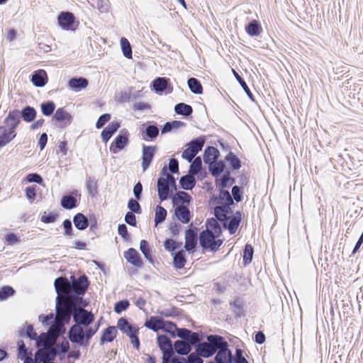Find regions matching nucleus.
<instances>
[{"label": "nucleus", "instance_id": "f257e3e1", "mask_svg": "<svg viewBox=\"0 0 363 363\" xmlns=\"http://www.w3.org/2000/svg\"><path fill=\"white\" fill-rule=\"evenodd\" d=\"M77 302L75 296L56 297V319L61 327L70 322L72 316L77 309Z\"/></svg>", "mask_w": 363, "mask_h": 363}, {"label": "nucleus", "instance_id": "f03ea898", "mask_svg": "<svg viewBox=\"0 0 363 363\" xmlns=\"http://www.w3.org/2000/svg\"><path fill=\"white\" fill-rule=\"evenodd\" d=\"M84 326L74 324L69 330L68 337L72 343L79 344L82 346H87L89 340L96 333L97 328H87Z\"/></svg>", "mask_w": 363, "mask_h": 363}, {"label": "nucleus", "instance_id": "7ed1b4c3", "mask_svg": "<svg viewBox=\"0 0 363 363\" xmlns=\"http://www.w3.org/2000/svg\"><path fill=\"white\" fill-rule=\"evenodd\" d=\"M208 342H203L198 345L196 352L201 357L208 358L213 356L219 348V342H222V337L211 335L207 337Z\"/></svg>", "mask_w": 363, "mask_h": 363}, {"label": "nucleus", "instance_id": "20e7f679", "mask_svg": "<svg viewBox=\"0 0 363 363\" xmlns=\"http://www.w3.org/2000/svg\"><path fill=\"white\" fill-rule=\"evenodd\" d=\"M219 236L208 230H203L199 234V244L203 250L215 252L223 244V240L218 239Z\"/></svg>", "mask_w": 363, "mask_h": 363}, {"label": "nucleus", "instance_id": "39448f33", "mask_svg": "<svg viewBox=\"0 0 363 363\" xmlns=\"http://www.w3.org/2000/svg\"><path fill=\"white\" fill-rule=\"evenodd\" d=\"M219 348L215 357L217 363H233V357L230 350L228 349V342L222 337V342H219Z\"/></svg>", "mask_w": 363, "mask_h": 363}, {"label": "nucleus", "instance_id": "423d86ee", "mask_svg": "<svg viewBox=\"0 0 363 363\" xmlns=\"http://www.w3.org/2000/svg\"><path fill=\"white\" fill-rule=\"evenodd\" d=\"M94 320V314L89 312L84 308L77 307L76 312L74 314V321L75 324L84 327H89Z\"/></svg>", "mask_w": 363, "mask_h": 363}, {"label": "nucleus", "instance_id": "0eeeda50", "mask_svg": "<svg viewBox=\"0 0 363 363\" xmlns=\"http://www.w3.org/2000/svg\"><path fill=\"white\" fill-rule=\"evenodd\" d=\"M89 282L86 275L80 276L77 279H73L70 283V294H75L77 296H82L85 294Z\"/></svg>", "mask_w": 363, "mask_h": 363}, {"label": "nucleus", "instance_id": "6e6552de", "mask_svg": "<svg viewBox=\"0 0 363 363\" xmlns=\"http://www.w3.org/2000/svg\"><path fill=\"white\" fill-rule=\"evenodd\" d=\"M21 123L20 111L14 109L10 111L4 119V123L6 125V129L16 136V129Z\"/></svg>", "mask_w": 363, "mask_h": 363}, {"label": "nucleus", "instance_id": "1a4fd4ad", "mask_svg": "<svg viewBox=\"0 0 363 363\" xmlns=\"http://www.w3.org/2000/svg\"><path fill=\"white\" fill-rule=\"evenodd\" d=\"M52 121L58 123L57 127L65 128L71 124L72 116L64 108H58L52 117Z\"/></svg>", "mask_w": 363, "mask_h": 363}, {"label": "nucleus", "instance_id": "9d476101", "mask_svg": "<svg viewBox=\"0 0 363 363\" xmlns=\"http://www.w3.org/2000/svg\"><path fill=\"white\" fill-rule=\"evenodd\" d=\"M157 146H147L143 145L142 151V169L145 172L150 167L154 155L156 152Z\"/></svg>", "mask_w": 363, "mask_h": 363}, {"label": "nucleus", "instance_id": "9b49d317", "mask_svg": "<svg viewBox=\"0 0 363 363\" xmlns=\"http://www.w3.org/2000/svg\"><path fill=\"white\" fill-rule=\"evenodd\" d=\"M58 351L55 347L45 346L44 350H38L35 353V359H40L43 363L54 361Z\"/></svg>", "mask_w": 363, "mask_h": 363}, {"label": "nucleus", "instance_id": "f8f14e48", "mask_svg": "<svg viewBox=\"0 0 363 363\" xmlns=\"http://www.w3.org/2000/svg\"><path fill=\"white\" fill-rule=\"evenodd\" d=\"M54 286L57 295L62 297L74 296L70 294V282L64 277H58L55 280Z\"/></svg>", "mask_w": 363, "mask_h": 363}, {"label": "nucleus", "instance_id": "ddd939ff", "mask_svg": "<svg viewBox=\"0 0 363 363\" xmlns=\"http://www.w3.org/2000/svg\"><path fill=\"white\" fill-rule=\"evenodd\" d=\"M158 196L161 201L167 200L170 194V189L168 185L167 176L160 177L157 179Z\"/></svg>", "mask_w": 363, "mask_h": 363}, {"label": "nucleus", "instance_id": "4468645a", "mask_svg": "<svg viewBox=\"0 0 363 363\" xmlns=\"http://www.w3.org/2000/svg\"><path fill=\"white\" fill-rule=\"evenodd\" d=\"M57 21L60 26L65 30L71 29L74 23V16L72 13L69 11L61 12L58 17Z\"/></svg>", "mask_w": 363, "mask_h": 363}, {"label": "nucleus", "instance_id": "2eb2a0df", "mask_svg": "<svg viewBox=\"0 0 363 363\" xmlns=\"http://www.w3.org/2000/svg\"><path fill=\"white\" fill-rule=\"evenodd\" d=\"M128 144V136L120 134L117 135L114 140L111 143L110 146V151L114 154H116L119 151L122 150Z\"/></svg>", "mask_w": 363, "mask_h": 363}, {"label": "nucleus", "instance_id": "dca6fc26", "mask_svg": "<svg viewBox=\"0 0 363 363\" xmlns=\"http://www.w3.org/2000/svg\"><path fill=\"white\" fill-rule=\"evenodd\" d=\"M125 259L133 266L141 267L143 262L138 252L134 248H129L124 252Z\"/></svg>", "mask_w": 363, "mask_h": 363}, {"label": "nucleus", "instance_id": "f3484780", "mask_svg": "<svg viewBox=\"0 0 363 363\" xmlns=\"http://www.w3.org/2000/svg\"><path fill=\"white\" fill-rule=\"evenodd\" d=\"M197 240V233L195 230L191 228L186 230L185 235V249L187 251L194 250L196 246Z\"/></svg>", "mask_w": 363, "mask_h": 363}, {"label": "nucleus", "instance_id": "a211bd4d", "mask_svg": "<svg viewBox=\"0 0 363 363\" xmlns=\"http://www.w3.org/2000/svg\"><path fill=\"white\" fill-rule=\"evenodd\" d=\"M117 327L127 336L130 337L135 333H138L139 329L129 324L125 318H121L118 320Z\"/></svg>", "mask_w": 363, "mask_h": 363}, {"label": "nucleus", "instance_id": "6ab92c4d", "mask_svg": "<svg viewBox=\"0 0 363 363\" xmlns=\"http://www.w3.org/2000/svg\"><path fill=\"white\" fill-rule=\"evenodd\" d=\"M119 128L120 123L118 122H111L101 132V136L102 140L105 143H107Z\"/></svg>", "mask_w": 363, "mask_h": 363}, {"label": "nucleus", "instance_id": "aec40b11", "mask_svg": "<svg viewBox=\"0 0 363 363\" xmlns=\"http://www.w3.org/2000/svg\"><path fill=\"white\" fill-rule=\"evenodd\" d=\"M228 223H224L223 225L225 228H228L230 235H233L236 232L241 221L240 212L237 211L232 218H228Z\"/></svg>", "mask_w": 363, "mask_h": 363}, {"label": "nucleus", "instance_id": "412c9836", "mask_svg": "<svg viewBox=\"0 0 363 363\" xmlns=\"http://www.w3.org/2000/svg\"><path fill=\"white\" fill-rule=\"evenodd\" d=\"M174 215L183 223H188L191 220L190 211L188 207L184 205L175 208Z\"/></svg>", "mask_w": 363, "mask_h": 363}, {"label": "nucleus", "instance_id": "4be33fe9", "mask_svg": "<svg viewBox=\"0 0 363 363\" xmlns=\"http://www.w3.org/2000/svg\"><path fill=\"white\" fill-rule=\"evenodd\" d=\"M89 84V81L84 77H74L69 80V87L75 91L85 89Z\"/></svg>", "mask_w": 363, "mask_h": 363}, {"label": "nucleus", "instance_id": "5701e85b", "mask_svg": "<svg viewBox=\"0 0 363 363\" xmlns=\"http://www.w3.org/2000/svg\"><path fill=\"white\" fill-rule=\"evenodd\" d=\"M220 156V152L217 148L213 146L207 147L203 152V161L206 164H209L217 160Z\"/></svg>", "mask_w": 363, "mask_h": 363}, {"label": "nucleus", "instance_id": "b1692460", "mask_svg": "<svg viewBox=\"0 0 363 363\" xmlns=\"http://www.w3.org/2000/svg\"><path fill=\"white\" fill-rule=\"evenodd\" d=\"M15 138L16 135L9 131L6 126L0 125V148L6 146Z\"/></svg>", "mask_w": 363, "mask_h": 363}, {"label": "nucleus", "instance_id": "393cba45", "mask_svg": "<svg viewBox=\"0 0 363 363\" xmlns=\"http://www.w3.org/2000/svg\"><path fill=\"white\" fill-rule=\"evenodd\" d=\"M230 211V207L228 205L218 206L214 208V214L216 219L220 221L228 220V214Z\"/></svg>", "mask_w": 363, "mask_h": 363}, {"label": "nucleus", "instance_id": "a878e982", "mask_svg": "<svg viewBox=\"0 0 363 363\" xmlns=\"http://www.w3.org/2000/svg\"><path fill=\"white\" fill-rule=\"evenodd\" d=\"M36 110L30 106H25L21 111H20V117L26 123H30L34 121L36 117Z\"/></svg>", "mask_w": 363, "mask_h": 363}, {"label": "nucleus", "instance_id": "bb28decb", "mask_svg": "<svg viewBox=\"0 0 363 363\" xmlns=\"http://www.w3.org/2000/svg\"><path fill=\"white\" fill-rule=\"evenodd\" d=\"M179 183L183 189L191 190L196 185L194 175L189 173L188 174L182 177L179 180Z\"/></svg>", "mask_w": 363, "mask_h": 363}, {"label": "nucleus", "instance_id": "cd10ccee", "mask_svg": "<svg viewBox=\"0 0 363 363\" xmlns=\"http://www.w3.org/2000/svg\"><path fill=\"white\" fill-rule=\"evenodd\" d=\"M31 82L33 84L38 87H43L47 83L46 73L43 70L35 72L32 75Z\"/></svg>", "mask_w": 363, "mask_h": 363}, {"label": "nucleus", "instance_id": "c85d7f7f", "mask_svg": "<svg viewBox=\"0 0 363 363\" xmlns=\"http://www.w3.org/2000/svg\"><path fill=\"white\" fill-rule=\"evenodd\" d=\"M75 227L79 230H84L89 226L88 218L81 213H77L73 218Z\"/></svg>", "mask_w": 363, "mask_h": 363}, {"label": "nucleus", "instance_id": "c756f323", "mask_svg": "<svg viewBox=\"0 0 363 363\" xmlns=\"http://www.w3.org/2000/svg\"><path fill=\"white\" fill-rule=\"evenodd\" d=\"M117 330L114 326H109L104 330L100 340V343L103 345L105 342H111L116 337Z\"/></svg>", "mask_w": 363, "mask_h": 363}, {"label": "nucleus", "instance_id": "7c9ffc66", "mask_svg": "<svg viewBox=\"0 0 363 363\" xmlns=\"http://www.w3.org/2000/svg\"><path fill=\"white\" fill-rule=\"evenodd\" d=\"M162 318L159 316H151L145 323V326L155 332L161 330Z\"/></svg>", "mask_w": 363, "mask_h": 363}, {"label": "nucleus", "instance_id": "2f4dec72", "mask_svg": "<svg viewBox=\"0 0 363 363\" xmlns=\"http://www.w3.org/2000/svg\"><path fill=\"white\" fill-rule=\"evenodd\" d=\"M169 86V79L164 77H157L152 82V86L155 92L162 93Z\"/></svg>", "mask_w": 363, "mask_h": 363}, {"label": "nucleus", "instance_id": "473e14b6", "mask_svg": "<svg viewBox=\"0 0 363 363\" xmlns=\"http://www.w3.org/2000/svg\"><path fill=\"white\" fill-rule=\"evenodd\" d=\"M245 30L250 36H258L262 30V26L258 21L253 20L245 28Z\"/></svg>", "mask_w": 363, "mask_h": 363}, {"label": "nucleus", "instance_id": "72a5a7b5", "mask_svg": "<svg viewBox=\"0 0 363 363\" xmlns=\"http://www.w3.org/2000/svg\"><path fill=\"white\" fill-rule=\"evenodd\" d=\"M174 347L176 352L181 355L188 354L191 350V347L189 346V344L186 343L184 340L175 341Z\"/></svg>", "mask_w": 363, "mask_h": 363}, {"label": "nucleus", "instance_id": "f704fd0d", "mask_svg": "<svg viewBox=\"0 0 363 363\" xmlns=\"http://www.w3.org/2000/svg\"><path fill=\"white\" fill-rule=\"evenodd\" d=\"M225 164L221 160H216L208 164L209 172L213 177H217L220 174L223 172Z\"/></svg>", "mask_w": 363, "mask_h": 363}, {"label": "nucleus", "instance_id": "c9c22d12", "mask_svg": "<svg viewBox=\"0 0 363 363\" xmlns=\"http://www.w3.org/2000/svg\"><path fill=\"white\" fill-rule=\"evenodd\" d=\"M187 84L191 91L195 94H201L203 92L202 85L199 79L191 77L187 81Z\"/></svg>", "mask_w": 363, "mask_h": 363}, {"label": "nucleus", "instance_id": "e433bc0d", "mask_svg": "<svg viewBox=\"0 0 363 363\" xmlns=\"http://www.w3.org/2000/svg\"><path fill=\"white\" fill-rule=\"evenodd\" d=\"M174 111L177 114L187 117L191 115L193 113V108L190 105L181 102L176 104L174 106Z\"/></svg>", "mask_w": 363, "mask_h": 363}, {"label": "nucleus", "instance_id": "4c0bfd02", "mask_svg": "<svg viewBox=\"0 0 363 363\" xmlns=\"http://www.w3.org/2000/svg\"><path fill=\"white\" fill-rule=\"evenodd\" d=\"M61 206L65 209H72L77 206V200L72 195H65L62 197Z\"/></svg>", "mask_w": 363, "mask_h": 363}, {"label": "nucleus", "instance_id": "58836bf2", "mask_svg": "<svg viewBox=\"0 0 363 363\" xmlns=\"http://www.w3.org/2000/svg\"><path fill=\"white\" fill-rule=\"evenodd\" d=\"M186 263L185 252L180 250L174 255L173 264L177 269H182Z\"/></svg>", "mask_w": 363, "mask_h": 363}, {"label": "nucleus", "instance_id": "ea45409f", "mask_svg": "<svg viewBox=\"0 0 363 363\" xmlns=\"http://www.w3.org/2000/svg\"><path fill=\"white\" fill-rule=\"evenodd\" d=\"M159 132H160L159 128L156 125H148L146 127L145 132H144L145 134V136L147 138H146L145 137H143V139L145 140H152L158 136Z\"/></svg>", "mask_w": 363, "mask_h": 363}, {"label": "nucleus", "instance_id": "a19ab883", "mask_svg": "<svg viewBox=\"0 0 363 363\" xmlns=\"http://www.w3.org/2000/svg\"><path fill=\"white\" fill-rule=\"evenodd\" d=\"M225 160L233 169L238 170L241 167L240 160L232 152H230L225 157Z\"/></svg>", "mask_w": 363, "mask_h": 363}, {"label": "nucleus", "instance_id": "79ce46f5", "mask_svg": "<svg viewBox=\"0 0 363 363\" xmlns=\"http://www.w3.org/2000/svg\"><path fill=\"white\" fill-rule=\"evenodd\" d=\"M191 196L185 191H179L172 198V203L175 205L179 202L189 203L191 201Z\"/></svg>", "mask_w": 363, "mask_h": 363}, {"label": "nucleus", "instance_id": "37998d69", "mask_svg": "<svg viewBox=\"0 0 363 363\" xmlns=\"http://www.w3.org/2000/svg\"><path fill=\"white\" fill-rule=\"evenodd\" d=\"M206 225V229L205 230H208L212 232V233H215L216 235H218L221 234V228L216 219H208Z\"/></svg>", "mask_w": 363, "mask_h": 363}, {"label": "nucleus", "instance_id": "c03bdc74", "mask_svg": "<svg viewBox=\"0 0 363 363\" xmlns=\"http://www.w3.org/2000/svg\"><path fill=\"white\" fill-rule=\"evenodd\" d=\"M18 345V358L21 359H28L30 358V356L32 355L31 352H28V349L23 340H19L17 343Z\"/></svg>", "mask_w": 363, "mask_h": 363}, {"label": "nucleus", "instance_id": "a18cd8bd", "mask_svg": "<svg viewBox=\"0 0 363 363\" xmlns=\"http://www.w3.org/2000/svg\"><path fill=\"white\" fill-rule=\"evenodd\" d=\"M205 140L201 138H198L196 139L192 140L189 144V147L192 149L194 152H196V155L199 153V151H201L204 145Z\"/></svg>", "mask_w": 363, "mask_h": 363}, {"label": "nucleus", "instance_id": "49530a36", "mask_svg": "<svg viewBox=\"0 0 363 363\" xmlns=\"http://www.w3.org/2000/svg\"><path fill=\"white\" fill-rule=\"evenodd\" d=\"M167 217V211L161 206H157L155 209V223L157 225L164 221Z\"/></svg>", "mask_w": 363, "mask_h": 363}, {"label": "nucleus", "instance_id": "de8ad7c7", "mask_svg": "<svg viewBox=\"0 0 363 363\" xmlns=\"http://www.w3.org/2000/svg\"><path fill=\"white\" fill-rule=\"evenodd\" d=\"M254 253L253 247L250 244H246L243 251V264L245 266L249 264L252 259Z\"/></svg>", "mask_w": 363, "mask_h": 363}, {"label": "nucleus", "instance_id": "09e8293b", "mask_svg": "<svg viewBox=\"0 0 363 363\" xmlns=\"http://www.w3.org/2000/svg\"><path fill=\"white\" fill-rule=\"evenodd\" d=\"M15 290L10 286H4L0 289V301H5L9 297L13 296Z\"/></svg>", "mask_w": 363, "mask_h": 363}, {"label": "nucleus", "instance_id": "8fccbe9b", "mask_svg": "<svg viewBox=\"0 0 363 363\" xmlns=\"http://www.w3.org/2000/svg\"><path fill=\"white\" fill-rule=\"evenodd\" d=\"M40 107L43 115L50 116L53 113L55 108V105L53 101H49L48 102L41 104Z\"/></svg>", "mask_w": 363, "mask_h": 363}, {"label": "nucleus", "instance_id": "3c124183", "mask_svg": "<svg viewBox=\"0 0 363 363\" xmlns=\"http://www.w3.org/2000/svg\"><path fill=\"white\" fill-rule=\"evenodd\" d=\"M121 45L124 56L128 59L132 58V49L128 40L125 38H122L121 39Z\"/></svg>", "mask_w": 363, "mask_h": 363}, {"label": "nucleus", "instance_id": "603ef678", "mask_svg": "<svg viewBox=\"0 0 363 363\" xmlns=\"http://www.w3.org/2000/svg\"><path fill=\"white\" fill-rule=\"evenodd\" d=\"M202 167V161L200 157H196L192 162L189 172L191 174L196 175L201 170Z\"/></svg>", "mask_w": 363, "mask_h": 363}, {"label": "nucleus", "instance_id": "864d4df0", "mask_svg": "<svg viewBox=\"0 0 363 363\" xmlns=\"http://www.w3.org/2000/svg\"><path fill=\"white\" fill-rule=\"evenodd\" d=\"M157 344L161 350L172 347L171 340L165 335H159L157 337Z\"/></svg>", "mask_w": 363, "mask_h": 363}, {"label": "nucleus", "instance_id": "5fc2aeb1", "mask_svg": "<svg viewBox=\"0 0 363 363\" xmlns=\"http://www.w3.org/2000/svg\"><path fill=\"white\" fill-rule=\"evenodd\" d=\"M140 250L144 255L145 257L150 262H152L151 250H150L148 242L146 240H142L140 241Z\"/></svg>", "mask_w": 363, "mask_h": 363}, {"label": "nucleus", "instance_id": "6e6d98bb", "mask_svg": "<svg viewBox=\"0 0 363 363\" xmlns=\"http://www.w3.org/2000/svg\"><path fill=\"white\" fill-rule=\"evenodd\" d=\"M161 174L164 176H167V181H168V185L169 188L170 189V193L172 192L173 190L177 189V184H176V179L175 178L170 174L167 172L166 167H163L161 171Z\"/></svg>", "mask_w": 363, "mask_h": 363}, {"label": "nucleus", "instance_id": "4d7b16f0", "mask_svg": "<svg viewBox=\"0 0 363 363\" xmlns=\"http://www.w3.org/2000/svg\"><path fill=\"white\" fill-rule=\"evenodd\" d=\"M233 74L235 75V77L236 78V79L238 80V82H239V84H240V86H242L243 90L245 91V92L247 94V95L252 100H253L252 94L250 91V90L247 84H246V82L244 81V79L234 69H233Z\"/></svg>", "mask_w": 363, "mask_h": 363}, {"label": "nucleus", "instance_id": "13d9d810", "mask_svg": "<svg viewBox=\"0 0 363 363\" xmlns=\"http://www.w3.org/2000/svg\"><path fill=\"white\" fill-rule=\"evenodd\" d=\"M96 6L101 13H106L109 11L110 4L108 0H96Z\"/></svg>", "mask_w": 363, "mask_h": 363}, {"label": "nucleus", "instance_id": "bf43d9fd", "mask_svg": "<svg viewBox=\"0 0 363 363\" xmlns=\"http://www.w3.org/2000/svg\"><path fill=\"white\" fill-rule=\"evenodd\" d=\"M21 336H27L28 337H29L30 340H37V337H38V335L37 333L35 332L33 328V325H28L26 330H22L21 332Z\"/></svg>", "mask_w": 363, "mask_h": 363}, {"label": "nucleus", "instance_id": "052dcab7", "mask_svg": "<svg viewBox=\"0 0 363 363\" xmlns=\"http://www.w3.org/2000/svg\"><path fill=\"white\" fill-rule=\"evenodd\" d=\"M177 328L174 323L170 322V321H166L162 319V324L161 326V330H163L165 332L172 333L174 336V331L175 330H177Z\"/></svg>", "mask_w": 363, "mask_h": 363}, {"label": "nucleus", "instance_id": "680f3d73", "mask_svg": "<svg viewBox=\"0 0 363 363\" xmlns=\"http://www.w3.org/2000/svg\"><path fill=\"white\" fill-rule=\"evenodd\" d=\"M129 305L130 303L128 300L118 301L114 306V311L116 313L120 314L122 311H125L128 308Z\"/></svg>", "mask_w": 363, "mask_h": 363}, {"label": "nucleus", "instance_id": "e2e57ef3", "mask_svg": "<svg viewBox=\"0 0 363 363\" xmlns=\"http://www.w3.org/2000/svg\"><path fill=\"white\" fill-rule=\"evenodd\" d=\"M86 186L89 194L94 196L96 193L97 185L94 178L89 177L86 181Z\"/></svg>", "mask_w": 363, "mask_h": 363}, {"label": "nucleus", "instance_id": "0e129e2a", "mask_svg": "<svg viewBox=\"0 0 363 363\" xmlns=\"http://www.w3.org/2000/svg\"><path fill=\"white\" fill-rule=\"evenodd\" d=\"M62 225L65 230L63 235L67 237L73 236L74 234L71 220L69 219H65Z\"/></svg>", "mask_w": 363, "mask_h": 363}, {"label": "nucleus", "instance_id": "69168bd1", "mask_svg": "<svg viewBox=\"0 0 363 363\" xmlns=\"http://www.w3.org/2000/svg\"><path fill=\"white\" fill-rule=\"evenodd\" d=\"M128 208L131 211V212L135 213H141V207L140 203L135 199H130L128 203Z\"/></svg>", "mask_w": 363, "mask_h": 363}, {"label": "nucleus", "instance_id": "338daca9", "mask_svg": "<svg viewBox=\"0 0 363 363\" xmlns=\"http://www.w3.org/2000/svg\"><path fill=\"white\" fill-rule=\"evenodd\" d=\"M186 343L189 344V346L191 347L192 345H195L197 343L200 342L199 335L198 333L190 331L189 335H188V337L186 338Z\"/></svg>", "mask_w": 363, "mask_h": 363}, {"label": "nucleus", "instance_id": "774afa93", "mask_svg": "<svg viewBox=\"0 0 363 363\" xmlns=\"http://www.w3.org/2000/svg\"><path fill=\"white\" fill-rule=\"evenodd\" d=\"M233 361H234V363H248L247 360L243 356L242 350L240 348L236 349L235 355Z\"/></svg>", "mask_w": 363, "mask_h": 363}]
</instances>
